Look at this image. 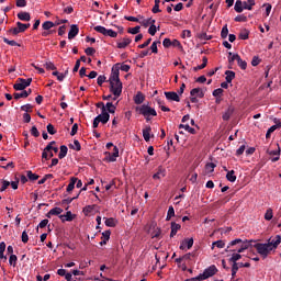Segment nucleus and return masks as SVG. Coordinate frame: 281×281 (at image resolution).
Masks as SVG:
<instances>
[{"mask_svg": "<svg viewBox=\"0 0 281 281\" xmlns=\"http://www.w3.org/2000/svg\"><path fill=\"white\" fill-rule=\"evenodd\" d=\"M44 67L50 71H56V66L52 61H47Z\"/></svg>", "mask_w": 281, "mask_h": 281, "instance_id": "58", "label": "nucleus"}, {"mask_svg": "<svg viewBox=\"0 0 281 281\" xmlns=\"http://www.w3.org/2000/svg\"><path fill=\"white\" fill-rule=\"evenodd\" d=\"M60 214H63V209L54 207L46 214V217L52 218V216H60Z\"/></svg>", "mask_w": 281, "mask_h": 281, "instance_id": "21", "label": "nucleus"}, {"mask_svg": "<svg viewBox=\"0 0 281 281\" xmlns=\"http://www.w3.org/2000/svg\"><path fill=\"white\" fill-rule=\"evenodd\" d=\"M32 85V78L23 79L18 78L15 83L13 85V89L15 91H24V89H27Z\"/></svg>", "mask_w": 281, "mask_h": 281, "instance_id": "5", "label": "nucleus"}, {"mask_svg": "<svg viewBox=\"0 0 281 281\" xmlns=\"http://www.w3.org/2000/svg\"><path fill=\"white\" fill-rule=\"evenodd\" d=\"M172 216H175V207L169 206L168 212H167L166 221H170V218H172Z\"/></svg>", "mask_w": 281, "mask_h": 281, "instance_id": "52", "label": "nucleus"}, {"mask_svg": "<svg viewBox=\"0 0 281 281\" xmlns=\"http://www.w3.org/2000/svg\"><path fill=\"white\" fill-rule=\"evenodd\" d=\"M94 32H98L99 34H103V36H110L111 38H117V32L106 29L102 25L94 26Z\"/></svg>", "mask_w": 281, "mask_h": 281, "instance_id": "6", "label": "nucleus"}, {"mask_svg": "<svg viewBox=\"0 0 281 281\" xmlns=\"http://www.w3.org/2000/svg\"><path fill=\"white\" fill-rule=\"evenodd\" d=\"M26 177L30 179V181H38V175L32 171H26Z\"/></svg>", "mask_w": 281, "mask_h": 281, "instance_id": "45", "label": "nucleus"}, {"mask_svg": "<svg viewBox=\"0 0 281 281\" xmlns=\"http://www.w3.org/2000/svg\"><path fill=\"white\" fill-rule=\"evenodd\" d=\"M105 155L106 157L104 158V161H117V158L120 157V149L117 148V146H114L113 153L111 154L110 151H105Z\"/></svg>", "mask_w": 281, "mask_h": 281, "instance_id": "8", "label": "nucleus"}, {"mask_svg": "<svg viewBox=\"0 0 281 281\" xmlns=\"http://www.w3.org/2000/svg\"><path fill=\"white\" fill-rule=\"evenodd\" d=\"M85 53L87 54V56H93V54H95V48L88 47L85 49Z\"/></svg>", "mask_w": 281, "mask_h": 281, "instance_id": "64", "label": "nucleus"}, {"mask_svg": "<svg viewBox=\"0 0 281 281\" xmlns=\"http://www.w3.org/2000/svg\"><path fill=\"white\" fill-rule=\"evenodd\" d=\"M225 80L226 82H231L232 83V80H234V78H236V72L232 71V70H226L225 71Z\"/></svg>", "mask_w": 281, "mask_h": 281, "instance_id": "29", "label": "nucleus"}, {"mask_svg": "<svg viewBox=\"0 0 281 281\" xmlns=\"http://www.w3.org/2000/svg\"><path fill=\"white\" fill-rule=\"evenodd\" d=\"M109 80H120V64L113 65Z\"/></svg>", "mask_w": 281, "mask_h": 281, "instance_id": "12", "label": "nucleus"}, {"mask_svg": "<svg viewBox=\"0 0 281 281\" xmlns=\"http://www.w3.org/2000/svg\"><path fill=\"white\" fill-rule=\"evenodd\" d=\"M179 128H184V131H187L191 135H196V130H194V127H190L189 124H187V125L180 124Z\"/></svg>", "mask_w": 281, "mask_h": 281, "instance_id": "34", "label": "nucleus"}, {"mask_svg": "<svg viewBox=\"0 0 281 281\" xmlns=\"http://www.w3.org/2000/svg\"><path fill=\"white\" fill-rule=\"evenodd\" d=\"M192 32L190 30H183L181 34V38H191Z\"/></svg>", "mask_w": 281, "mask_h": 281, "instance_id": "61", "label": "nucleus"}, {"mask_svg": "<svg viewBox=\"0 0 281 281\" xmlns=\"http://www.w3.org/2000/svg\"><path fill=\"white\" fill-rule=\"evenodd\" d=\"M53 76H56V78L59 82H63V80H65V74H60L58 71H53Z\"/></svg>", "mask_w": 281, "mask_h": 281, "instance_id": "57", "label": "nucleus"}, {"mask_svg": "<svg viewBox=\"0 0 281 281\" xmlns=\"http://www.w3.org/2000/svg\"><path fill=\"white\" fill-rule=\"evenodd\" d=\"M157 45H161L160 41L153 42L150 46L151 54H159V49L157 48Z\"/></svg>", "mask_w": 281, "mask_h": 281, "instance_id": "43", "label": "nucleus"}, {"mask_svg": "<svg viewBox=\"0 0 281 281\" xmlns=\"http://www.w3.org/2000/svg\"><path fill=\"white\" fill-rule=\"evenodd\" d=\"M229 34V29H227V24H225L223 27H222V32H221V36L222 38H227V35Z\"/></svg>", "mask_w": 281, "mask_h": 281, "instance_id": "53", "label": "nucleus"}, {"mask_svg": "<svg viewBox=\"0 0 281 281\" xmlns=\"http://www.w3.org/2000/svg\"><path fill=\"white\" fill-rule=\"evenodd\" d=\"M18 260H19V258L16 257V255H11L9 258V265H11V267H16Z\"/></svg>", "mask_w": 281, "mask_h": 281, "instance_id": "48", "label": "nucleus"}, {"mask_svg": "<svg viewBox=\"0 0 281 281\" xmlns=\"http://www.w3.org/2000/svg\"><path fill=\"white\" fill-rule=\"evenodd\" d=\"M97 120H99L101 124H106L109 120H111V114H109V112H106V109L103 108V112H101V114L97 116Z\"/></svg>", "mask_w": 281, "mask_h": 281, "instance_id": "10", "label": "nucleus"}, {"mask_svg": "<svg viewBox=\"0 0 281 281\" xmlns=\"http://www.w3.org/2000/svg\"><path fill=\"white\" fill-rule=\"evenodd\" d=\"M252 240H247V239H240L236 238L232 240L228 246L226 247V251H232L234 254H243V251H247L249 247L251 246Z\"/></svg>", "mask_w": 281, "mask_h": 281, "instance_id": "1", "label": "nucleus"}, {"mask_svg": "<svg viewBox=\"0 0 281 281\" xmlns=\"http://www.w3.org/2000/svg\"><path fill=\"white\" fill-rule=\"evenodd\" d=\"M215 168L216 165L214 162H207L205 165V175H210Z\"/></svg>", "mask_w": 281, "mask_h": 281, "instance_id": "40", "label": "nucleus"}, {"mask_svg": "<svg viewBox=\"0 0 281 281\" xmlns=\"http://www.w3.org/2000/svg\"><path fill=\"white\" fill-rule=\"evenodd\" d=\"M144 100H146V97L142 92H137L134 97L135 104H144Z\"/></svg>", "mask_w": 281, "mask_h": 281, "instance_id": "27", "label": "nucleus"}, {"mask_svg": "<svg viewBox=\"0 0 281 281\" xmlns=\"http://www.w3.org/2000/svg\"><path fill=\"white\" fill-rule=\"evenodd\" d=\"M56 24L52 21H46L42 24L43 30L49 31L52 27H55Z\"/></svg>", "mask_w": 281, "mask_h": 281, "instance_id": "41", "label": "nucleus"}, {"mask_svg": "<svg viewBox=\"0 0 281 281\" xmlns=\"http://www.w3.org/2000/svg\"><path fill=\"white\" fill-rule=\"evenodd\" d=\"M68 150H69V148H67L66 145H61L60 146V151L58 154L59 159H65L67 157Z\"/></svg>", "mask_w": 281, "mask_h": 281, "instance_id": "30", "label": "nucleus"}, {"mask_svg": "<svg viewBox=\"0 0 281 281\" xmlns=\"http://www.w3.org/2000/svg\"><path fill=\"white\" fill-rule=\"evenodd\" d=\"M136 112L144 115L146 122H150V117H157V111L146 104L136 106Z\"/></svg>", "mask_w": 281, "mask_h": 281, "instance_id": "2", "label": "nucleus"}, {"mask_svg": "<svg viewBox=\"0 0 281 281\" xmlns=\"http://www.w3.org/2000/svg\"><path fill=\"white\" fill-rule=\"evenodd\" d=\"M150 133H153V127L146 125L145 128H143V137L145 142H150Z\"/></svg>", "mask_w": 281, "mask_h": 281, "instance_id": "20", "label": "nucleus"}, {"mask_svg": "<svg viewBox=\"0 0 281 281\" xmlns=\"http://www.w3.org/2000/svg\"><path fill=\"white\" fill-rule=\"evenodd\" d=\"M31 135H33V137H41V132H38V128L36 126H32Z\"/></svg>", "mask_w": 281, "mask_h": 281, "instance_id": "59", "label": "nucleus"}, {"mask_svg": "<svg viewBox=\"0 0 281 281\" xmlns=\"http://www.w3.org/2000/svg\"><path fill=\"white\" fill-rule=\"evenodd\" d=\"M138 19H140L139 24L143 25V27H148V25H155L156 21L155 19H144L142 15H138Z\"/></svg>", "mask_w": 281, "mask_h": 281, "instance_id": "14", "label": "nucleus"}, {"mask_svg": "<svg viewBox=\"0 0 281 281\" xmlns=\"http://www.w3.org/2000/svg\"><path fill=\"white\" fill-rule=\"evenodd\" d=\"M110 82V91L115 98H120L122 95V80L116 79V80H109Z\"/></svg>", "mask_w": 281, "mask_h": 281, "instance_id": "3", "label": "nucleus"}, {"mask_svg": "<svg viewBox=\"0 0 281 281\" xmlns=\"http://www.w3.org/2000/svg\"><path fill=\"white\" fill-rule=\"evenodd\" d=\"M165 97L170 102H181V98H179V93L175 91L165 92Z\"/></svg>", "mask_w": 281, "mask_h": 281, "instance_id": "11", "label": "nucleus"}, {"mask_svg": "<svg viewBox=\"0 0 281 281\" xmlns=\"http://www.w3.org/2000/svg\"><path fill=\"white\" fill-rule=\"evenodd\" d=\"M234 10H235V12H238V13L243 12V10H244V8H243V1L237 0V1L235 2Z\"/></svg>", "mask_w": 281, "mask_h": 281, "instance_id": "44", "label": "nucleus"}, {"mask_svg": "<svg viewBox=\"0 0 281 281\" xmlns=\"http://www.w3.org/2000/svg\"><path fill=\"white\" fill-rule=\"evenodd\" d=\"M102 238L103 240L100 241L101 247H103V245H106V243H109V240L111 239V231H104L102 233Z\"/></svg>", "mask_w": 281, "mask_h": 281, "instance_id": "26", "label": "nucleus"}, {"mask_svg": "<svg viewBox=\"0 0 281 281\" xmlns=\"http://www.w3.org/2000/svg\"><path fill=\"white\" fill-rule=\"evenodd\" d=\"M270 155L276 156L274 158L271 159L273 164H276V161H280V148L278 150L270 151Z\"/></svg>", "mask_w": 281, "mask_h": 281, "instance_id": "46", "label": "nucleus"}, {"mask_svg": "<svg viewBox=\"0 0 281 281\" xmlns=\"http://www.w3.org/2000/svg\"><path fill=\"white\" fill-rule=\"evenodd\" d=\"M235 22H236V23H247V15H243V14L237 15V16L235 18Z\"/></svg>", "mask_w": 281, "mask_h": 281, "instance_id": "49", "label": "nucleus"}, {"mask_svg": "<svg viewBox=\"0 0 281 281\" xmlns=\"http://www.w3.org/2000/svg\"><path fill=\"white\" fill-rule=\"evenodd\" d=\"M281 243V236L277 235L274 238H270L268 239V245L270 246L271 250L273 251V249H278V246Z\"/></svg>", "mask_w": 281, "mask_h": 281, "instance_id": "13", "label": "nucleus"}, {"mask_svg": "<svg viewBox=\"0 0 281 281\" xmlns=\"http://www.w3.org/2000/svg\"><path fill=\"white\" fill-rule=\"evenodd\" d=\"M193 245L194 238H184L180 244V249L181 251H186V247L187 249H192Z\"/></svg>", "mask_w": 281, "mask_h": 281, "instance_id": "9", "label": "nucleus"}, {"mask_svg": "<svg viewBox=\"0 0 281 281\" xmlns=\"http://www.w3.org/2000/svg\"><path fill=\"white\" fill-rule=\"evenodd\" d=\"M59 218H60L61 223H65L66 221L68 223H71V221H74V218H76V215H72L71 211H68V212H66V214L59 215Z\"/></svg>", "mask_w": 281, "mask_h": 281, "instance_id": "16", "label": "nucleus"}, {"mask_svg": "<svg viewBox=\"0 0 281 281\" xmlns=\"http://www.w3.org/2000/svg\"><path fill=\"white\" fill-rule=\"evenodd\" d=\"M3 43L10 45L11 47H21V44L16 43L14 40H8V37L2 38Z\"/></svg>", "mask_w": 281, "mask_h": 281, "instance_id": "32", "label": "nucleus"}, {"mask_svg": "<svg viewBox=\"0 0 281 281\" xmlns=\"http://www.w3.org/2000/svg\"><path fill=\"white\" fill-rule=\"evenodd\" d=\"M79 32H80V29H78V26H77L76 24H72V25L70 26V31H69V33H68V38H69V41H74V37H75L77 34H79Z\"/></svg>", "mask_w": 281, "mask_h": 281, "instance_id": "18", "label": "nucleus"}, {"mask_svg": "<svg viewBox=\"0 0 281 281\" xmlns=\"http://www.w3.org/2000/svg\"><path fill=\"white\" fill-rule=\"evenodd\" d=\"M1 183H2V186H1V188H0V191H1V192H5V190H8V188H10V181H8V180H1Z\"/></svg>", "mask_w": 281, "mask_h": 281, "instance_id": "51", "label": "nucleus"}, {"mask_svg": "<svg viewBox=\"0 0 281 281\" xmlns=\"http://www.w3.org/2000/svg\"><path fill=\"white\" fill-rule=\"evenodd\" d=\"M234 106L229 105L227 111L222 115V120H224V122H228L229 117L234 115Z\"/></svg>", "mask_w": 281, "mask_h": 281, "instance_id": "22", "label": "nucleus"}, {"mask_svg": "<svg viewBox=\"0 0 281 281\" xmlns=\"http://www.w3.org/2000/svg\"><path fill=\"white\" fill-rule=\"evenodd\" d=\"M18 19L20 21H32V15H30V12L22 11L18 13Z\"/></svg>", "mask_w": 281, "mask_h": 281, "instance_id": "25", "label": "nucleus"}, {"mask_svg": "<svg viewBox=\"0 0 281 281\" xmlns=\"http://www.w3.org/2000/svg\"><path fill=\"white\" fill-rule=\"evenodd\" d=\"M227 181H231V183H234L236 181V171L231 170L226 173Z\"/></svg>", "mask_w": 281, "mask_h": 281, "instance_id": "35", "label": "nucleus"}, {"mask_svg": "<svg viewBox=\"0 0 281 281\" xmlns=\"http://www.w3.org/2000/svg\"><path fill=\"white\" fill-rule=\"evenodd\" d=\"M52 146H46L42 153V159H45V161H49V151L52 150Z\"/></svg>", "mask_w": 281, "mask_h": 281, "instance_id": "31", "label": "nucleus"}, {"mask_svg": "<svg viewBox=\"0 0 281 281\" xmlns=\"http://www.w3.org/2000/svg\"><path fill=\"white\" fill-rule=\"evenodd\" d=\"M223 89L222 88H217L213 91V97L214 98H221L223 95Z\"/></svg>", "mask_w": 281, "mask_h": 281, "instance_id": "63", "label": "nucleus"}, {"mask_svg": "<svg viewBox=\"0 0 281 281\" xmlns=\"http://www.w3.org/2000/svg\"><path fill=\"white\" fill-rule=\"evenodd\" d=\"M93 212V205H87L86 207H83V214L86 216H89V214H91Z\"/></svg>", "mask_w": 281, "mask_h": 281, "instance_id": "60", "label": "nucleus"}, {"mask_svg": "<svg viewBox=\"0 0 281 281\" xmlns=\"http://www.w3.org/2000/svg\"><path fill=\"white\" fill-rule=\"evenodd\" d=\"M32 94V89L23 90L22 92H15L13 94L14 100H20V98H27Z\"/></svg>", "mask_w": 281, "mask_h": 281, "instance_id": "15", "label": "nucleus"}, {"mask_svg": "<svg viewBox=\"0 0 281 281\" xmlns=\"http://www.w3.org/2000/svg\"><path fill=\"white\" fill-rule=\"evenodd\" d=\"M164 177H166V168L159 166L157 172L154 173L153 179L157 180L162 179Z\"/></svg>", "mask_w": 281, "mask_h": 281, "instance_id": "19", "label": "nucleus"}, {"mask_svg": "<svg viewBox=\"0 0 281 281\" xmlns=\"http://www.w3.org/2000/svg\"><path fill=\"white\" fill-rule=\"evenodd\" d=\"M75 145V147H74ZM74 145H69V148H71L72 150H77V151H80L82 150V146L80 145V142L78 139H75L74 140Z\"/></svg>", "mask_w": 281, "mask_h": 281, "instance_id": "42", "label": "nucleus"}, {"mask_svg": "<svg viewBox=\"0 0 281 281\" xmlns=\"http://www.w3.org/2000/svg\"><path fill=\"white\" fill-rule=\"evenodd\" d=\"M46 128H47V133H48L49 135H56V128L52 125V123H49V124L46 126Z\"/></svg>", "mask_w": 281, "mask_h": 281, "instance_id": "62", "label": "nucleus"}, {"mask_svg": "<svg viewBox=\"0 0 281 281\" xmlns=\"http://www.w3.org/2000/svg\"><path fill=\"white\" fill-rule=\"evenodd\" d=\"M236 61L238 67H240V69L245 70L247 69V61L243 60V58H240V56H236Z\"/></svg>", "mask_w": 281, "mask_h": 281, "instance_id": "38", "label": "nucleus"}, {"mask_svg": "<svg viewBox=\"0 0 281 281\" xmlns=\"http://www.w3.org/2000/svg\"><path fill=\"white\" fill-rule=\"evenodd\" d=\"M157 30H159V26L157 27L155 24H151L148 29V34H150V36H155V34H157Z\"/></svg>", "mask_w": 281, "mask_h": 281, "instance_id": "50", "label": "nucleus"}, {"mask_svg": "<svg viewBox=\"0 0 281 281\" xmlns=\"http://www.w3.org/2000/svg\"><path fill=\"white\" fill-rule=\"evenodd\" d=\"M240 258H243V255L240 252H235L232 255V257L228 260L229 262H233V265H236V262H238Z\"/></svg>", "mask_w": 281, "mask_h": 281, "instance_id": "33", "label": "nucleus"}, {"mask_svg": "<svg viewBox=\"0 0 281 281\" xmlns=\"http://www.w3.org/2000/svg\"><path fill=\"white\" fill-rule=\"evenodd\" d=\"M214 247H217V249H223L225 247V241L223 240L214 241L212 249H214Z\"/></svg>", "mask_w": 281, "mask_h": 281, "instance_id": "55", "label": "nucleus"}, {"mask_svg": "<svg viewBox=\"0 0 281 281\" xmlns=\"http://www.w3.org/2000/svg\"><path fill=\"white\" fill-rule=\"evenodd\" d=\"M116 65H119V69H120L121 71H125V72L131 71V66H130V65L120 64V63H117Z\"/></svg>", "mask_w": 281, "mask_h": 281, "instance_id": "47", "label": "nucleus"}, {"mask_svg": "<svg viewBox=\"0 0 281 281\" xmlns=\"http://www.w3.org/2000/svg\"><path fill=\"white\" fill-rule=\"evenodd\" d=\"M190 95L195 98H205V92H203V89L201 88H193L190 91Z\"/></svg>", "mask_w": 281, "mask_h": 281, "instance_id": "17", "label": "nucleus"}, {"mask_svg": "<svg viewBox=\"0 0 281 281\" xmlns=\"http://www.w3.org/2000/svg\"><path fill=\"white\" fill-rule=\"evenodd\" d=\"M254 248L257 250V254H259V256H262V258H267V256H269V254H271V251H273L269 244H255Z\"/></svg>", "mask_w": 281, "mask_h": 281, "instance_id": "4", "label": "nucleus"}, {"mask_svg": "<svg viewBox=\"0 0 281 281\" xmlns=\"http://www.w3.org/2000/svg\"><path fill=\"white\" fill-rule=\"evenodd\" d=\"M207 67V58L204 56L202 58V65H199L193 68V71H200V69H205Z\"/></svg>", "mask_w": 281, "mask_h": 281, "instance_id": "36", "label": "nucleus"}, {"mask_svg": "<svg viewBox=\"0 0 281 281\" xmlns=\"http://www.w3.org/2000/svg\"><path fill=\"white\" fill-rule=\"evenodd\" d=\"M106 227H115L117 225V222L113 217H104Z\"/></svg>", "mask_w": 281, "mask_h": 281, "instance_id": "39", "label": "nucleus"}, {"mask_svg": "<svg viewBox=\"0 0 281 281\" xmlns=\"http://www.w3.org/2000/svg\"><path fill=\"white\" fill-rule=\"evenodd\" d=\"M181 229V225L177 224V222H171V233H170V238H175L177 236V232Z\"/></svg>", "mask_w": 281, "mask_h": 281, "instance_id": "23", "label": "nucleus"}, {"mask_svg": "<svg viewBox=\"0 0 281 281\" xmlns=\"http://www.w3.org/2000/svg\"><path fill=\"white\" fill-rule=\"evenodd\" d=\"M131 43H133V40H131L128 37H124L123 42L117 43V48L119 49H125V47H128V45H131Z\"/></svg>", "mask_w": 281, "mask_h": 281, "instance_id": "24", "label": "nucleus"}, {"mask_svg": "<svg viewBox=\"0 0 281 281\" xmlns=\"http://www.w3.org/2000/svg\"><path fill=\"white\" fill-rule=\"evenodd\" d=\"M271 218H273V210L272 209H268L266 211V214H265V220L266 221H271Z\"/></svg>", "mask_w": 281, "mask_h": 281, "instance_id": "54", "label": "nucleus"}, {"mask_svg": "<svg viewBox=\"0 0 281 281\" xmlns=\"http://www.w3.org/2000/svg\"><path fill=\"white\" fill-rule=\"evenodd\" d=\"M139 30H142V26H135V27H130L127 32L128 34H139Z\"/></svg>", "mask_w": 281, "mask_h": 281, "instance_id": "56", "label": "nucleus"}, {"mask_svg": "<svg viewBox=\"0 0 281 281\" xmlns=\"http://www.w3.org/2000/svg\"><path fill=\"white\" fill-rule=\"evenodd\" d=\"M77 181H78V178H76V177L70 178V182H69V184L67 186L66 191H67V192H74V188H76Z\"/></svg>", "mask_w": 281, "mask_h": 281, "instance_id": "28", "label": "nucleus"}, {"mask_svg": "<svg viewBox=\"0 0 281 281\" xmlns=\"http://www.w3.org/2000/svg\"><path fill=\"white\" fill-rule=\"evenodd\" d=\"M238 38L240 41H247L249 38V31L247 29H244L243 31H240Z\"/></svg>", "mask_w": 281, "mask_h": 281, "instance_id": "37", "label": "nucleus"}, {"mask_svg": "<svg viewBox=\"0 0 281 281\" xmlns=\"http://www.w3.org/2000/svg\"><path fill=\"white\" fill-rule=\"evenodd\" d=\"M218 273V269L216 266L212 265L209 268H206L203 273H200L201 280H207L209 278H212V276H216Z\"/></svg>", "mask_w": 281, "mask_h": 281, "instance_id": "7", "label": "nucleus"}]
</instances>
